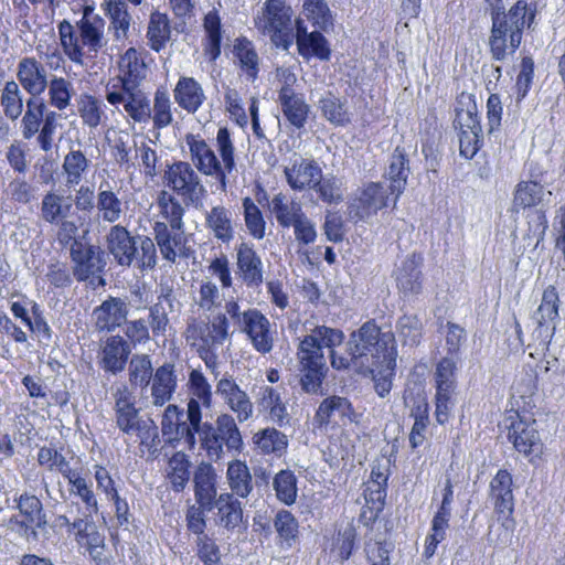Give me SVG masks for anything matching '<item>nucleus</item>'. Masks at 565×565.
Returning a JSON list of instances; mask_svg holds the SVG:
<instances>
[{
    "instance_id": "obj_1",
    "label": "nucleus",
    "mask_w": 565,
    "mask_h": 565,
    "mask_svg": "<svg viewBox=\"0 0 565 565\" xmlns=\"http://www.w3.org/2000/svg\"><path fill=\"white\" fill-rule=\"evenodd\" d=\"M379 337L375 321H366L350 334L345 352L339 353L335 349L344 342V332L337 328L316 326L299 340L297 347L301 390L307 394H322V384L329 370L323 348L328 349L330 364L334 370L352 369L358 374L371 372L380 363L381 355L376 354L382 351L379 348L385 345V340H390V335H386L381 342ZM381 361L385 362L384 355Z\"/></svg>"
},
{
    "instance_id": "obj_2",
    "label": "nucleus",
    "mask_w": 565,
    "mask_h": 565,
    "mask_svg": "<svg viewBox=\"0 0 565 565\" xmlns=\"http://www.w3.org/2000/svg\"><path fill=\"white\" fill-rule=\"evenodd\" d=\"M491 30L488 45L491 58L504 62L520 47L525 26L531 28L535 10L525 0L516 1L508 12L500 4H491Z\"/></svg>"
},
{
    "instance_id": "obj_3",
    "label": "nucleus",
    "mask_w": 565,
    "mask_h": 565,
    "mask_svg": "<svg viewBox=\"0 0 565 565\" xmlns=\"http://www.w3.org/2000/svg\"><path fill=\"white\" fill-rule=\"evenodd\" d=\"M200 443L209 459L213 461L221 460L226 452H239L243 448L241 431L230 414L218 415L215 424L203 423Z\"/></svg>"
},
{
    "instance_id": "obj_4",
    "label": "nucleus",
    "mask_w": 565,
    "mask_h": 565,
    "mask_svg": "<svg viewBox=\"0 0 565 565\" xmlns=\"http://www.w3.org/2000/svg\"><path fill=\"white\" fill-rule=\"evenodd\" d=\"M292 13L286 0H266L256 21V28L269 36L276 47L288 51L294 43Z\"/></svg>"
},
{
    "instance_id": "obj_5",
    "label": "nucleus",
    "mask_w": 565,
    "mask_h": 565,
    "mask_svg": "<svg viewBox=\"0 0 565 565\" xmlns=\"http://www.w3.org/2000/svg\"><path fill=\"white\" fill-rule=\"evenodd\" d=\"M508 426V439L514 449L532 462L543 454V443L537 430L536 420L519 413L511 415Z\"/></svg>"
},
{
    "instance_id": "obj_6",
    "label": "nucleus",
    "mask_w": 565,
    "mask_h": 565,
    "mask_svg": "<svg viewBox=\"0 0 565 565\" xmlns=\"http://www.w3.org/2000/svg\"><path fill=\"white\" fill-rule=\"evenodd\" d=\"M166 179L168 186L183 196L188 204L198 205L206 193L199 174L189 162L178 161L171 164L166 171Z\"/></svg>"
},
{
    "instance_id": "obj_7",
    "label": "nucleus",
    "mask_w": 565,
    "mask_h": 565,
    "mask_svg": "<svg viewBox=\"0 0 565 565\" xmlns=\"http://www.w3.org/2000/svg\"><path fill=\"white\" fill-rule=\"evenodd\" d=\"M70 258L73 263L72 274L79 282L99 277L106 266L104 250L87 239L70 248Z\"/></svg>"
},
{
    "instance_id": "obj_8",
    "label": "nucleus",
    "mask_w": 565,
    "mask_h": 565,
    "mask_svg": "<svg viewBox=\"0 0 565 565\" xmlns=\"http://www.w3.org/2000/svg\"><path fill=\"white\" fill-rule=\"evenodd\" d=\"M383 183L370 182L349 205V216L354 222L375 215L388 204V191Z\"/></svg>"
},
{
    "instance_id": "obj_9",
    "label": "nucleus",
    "mask_w": 565,
    "mask_h": 565,
    "mask_svg": "<svg viewBox=\"0 0 565 565\" xmlns=\"http://www.w3.org/2000/svg\"><path fill=\"white\" fill-rule=\"evenodd\" d=\"M379 331V338L382 341V339L386 338V335H390V340H385V345H382V348H379L382 352L379 355L385 356V362L382 363V356L379 359L380 363L376 364L373 370L369 373L362 374L363 376L371 375L373 380L375 381V391L379 394V396L384 397L386 396L391 388L392 383L390 380V376L393 375V371L396 366V348H395V337L392 332H382L381 328L377 326Z\"/></svg>"
},
{
    "instance_id": "obj_10",
    "label": "nucleus",
    "mask_w": 565,
    "mask_h": 565,
    "mask_svg": "<svg viewBox=\"0 0 565 565\" xmlns=\"http://www.w3.org/2000/svg\"><path fill=\"white\" fill-rule=\"evenodd\" d=\"M423 258L420 255L407 256L396 270V286L401 297L414 301L422 295L424 277L422 273Z\"/></svg>"
},
{
    "instance_id": "obj_11",
    "label": "nucleus",
    "mask_w": 565,
    "mask_h": 565,
    "mask_svg": "<svg viewBox=\"0 0 565 565\" xmlns=\"http://www.w3.org/2000/svg\"><path fill=\"white\" fill-rule=\"evenodd\" d=\"M154 241L160 249L162 257L175 263L178 257L190 258L194 250L186 245L184 231H172L164 222H156L153 226Z\"/></svg>"
},
{
    "instance_id": "obj_12",
    "label": "nucleus",
    "mask_w": 565,
    "mask_h": 565,
    "mask_svg": "<svg viewBox=\"0 0 565 565\" xmlns=\"http://www.w3.org/2000/svg\"><path fill=\"white\" fill-rule=\"evenodd\" d=\"M185 141L189 146L191 160L195 168L205 175L215 177L222 186L225 188V170H223L213 149L204 139L192 134L186 135Z\"/></svg>"
},
{
    "instance_id": "obj_13",
    "label": "nucleus",
    "mask_w": 565,
    "mask_h": 565,
    "mask_svg": "<svg viewBox=\"0 0 565 565\" xmlns=\"http://www.w3.org/2000/svg\"><path fill=\"white\" fill-rule=\"evenodd\" d=\"M284 75L285 83L278 94L281 110L292 126L302 128L307 122L309 105L300 94H296L291 88L292 83L296 82L295 74L284 71Z\"/></svg>"
},
{
    "instance_id": "obj_14",
    "label": "nucleus",
    "mask_w": 565,
    "mask_h": 565,
    "mask_svg": "<svg viewBox=\"0 0 565 565\" xmlns=\"http://www.w3.org/2000/svg\"><path fill=\"white\" fill-rule=\"evenodd\" d=\"M215 393L234 412L239 423L247 420L253 414V404L245 391H243L232 375L225 374L216 383Z\"/></svg>"
},
{
    "instance_id": "obj_15",
    "label": "nucleus",
    "mask_w": 565,
    "mask_h": 565,
    "mask_svg": "<svg viewBox=\"0 0 565 565\" xmlns=\"http://www.w3.org/2000/svg\"><path fill=\"white\" fill-rule=\"evenodd\" d=\"M137 238L131 236L122 225H113L106 235V244L109 254L116 263L124 267H130L137 259Z\"/></svg>"
},
{
    "instance_id": "obj_16",
    "label": "nucleus",
    "mask_w": 565,
    "mask_h": 565,
    "mask_svg": "<svg viewBox=\"0 0 565 565\" xmlns=\"http://www.w3.org/2000/svg\"><path fill=\"white\" fill-rule=\"evenodd\" d=\"M128 306L127 299L109 296L93 310L96 329L111 332L122 326L129 312Z\"/></svg>"
},
{
    "instance_id": "obj_17",
    "label": "nucleus",
    "mask_w": 565,
    "mask_h": 565,
    "mask_svg": "<svg viewBox=\"0 0 565 565\" xmlns=\"http://www.w3.org/2000/svg\"><path fill=\"white\" fill-rule=\"evenodd\" d=\"M320 166L311 159L295 156L284 170L288 185L295 191L312 189L316 181L321 179Z\"/></svg>"
},
{
    "instance_id": "obj_18",
    "label": "nucleus",
    "mask_w": 565,
    "mask_h": 565,
    "mask_svg": "<svg viewBox=\"0 0 565 565\" xmlns=\"http://www.w3.org/2000/svg\"><path fill=\"white\" fill-rule=\"evenodd\" d=\"M242 319L239 330L248 335L255 350L260 353L269 352L273 349V339L268 319L257 309L244 311Z\"/></svg>"
},
{
    "instance_id": "obj_19",
    "label": "nucleus",
    "mask_w": 565,
    "mask_h": 565,
    "mask_svg": "<svg viewBox=\"0 0 565 565\" xmlns=\"http://www.w3.org/2000/svg\"><path fill=\"white\" fill-rule=\"evenodd\" d=\"M216 472L213 466L202 461L193 476L195 502L207 512L212 511L217 500Z\"/></svg>"
},
{
    "instance_id": "obj_20",
    "label": "nucleus",
    "mask_w": 565,
    "mask_h": 565,
    "mask_svg": "<svg viewBox=\"0 0 565 565\" xmlns=\"http://www.w3.org/2000/svg\"><path fill=\"white\" fill-rule=\"evenodd\" d=\"M203 427L201 406L196 399L190 398L188 402L186 413L177 425L169 443L181 441L189 449H194L196 445L195 435L200 436V429Z\"/></svg>"
},
{
    "instance_id": "obj_21",
    "label": "nucleus",
    "mask_w": 565,
    "mask_h": 565,
    "mask_svg": "<svg viewBox=\"0 0 565 565\" xmlns=\"http://www.w3.org/2000/svg\"><path fill=\"white\" fill-rule=\"evenodd\" d=\"M17 77L31 97L40 98L47 87L46 70L34 57H24L19 62Z\"/></svg>"
},
{
    "instance_id": "obj_22",
    "label": "nucleus",
    "mask_w": 565,
    "mask_h": 565,
    "mask_svg": "<svg viewBox=\"0 0 565 565\" xmlns=\"http://www.w3.org/2000/svg\"><path fill=\"white\" fill-rule=\"evenodd\" d=\"M131 351L132 347L126 339L120 335H110L102 349L103 370L111 374L120 373L125 370Z\"/></svg>"
},
{
    "instance_id": "obj_23",
    "label": "nucleus",
    "mask_w": 565,
    "mask_h": 565,
    "mask_svg": "<svg viewBox=\"0 0 565 565\" xmlns=\"http://www.w3.org/2000/svg\"><path fill=\"white\" fill-rule=\"evenodd\" d=\"M237 268L242 281L252 288L259 287L264 281L263 262L255 249L246 243L237 247Z\"/></svg>"
},
{
    "instance_id": "obj_24",
    "label": "nucleus",
    "mask_w": 565,
    "mask_h": 565,
    "mask_svg": "<svg viewBox=\"0 0 565 565\" xmlns=\"http://www.w3.org/2000/svg\"><path fill=\"white\" fill-rule=\"evenodd\" d=\"M512 483V476L505 469H500L490 482L489 495L493 501L495 512L500 515L510 516L513 513Z\"/></svg>"
},
{
    "instance_id": "obj_25",
    "label": "nucleus",
    "mask_w": 565,
    "mask_h": 565,
    "mask_svg": "<svg viewBox=\"0 0 565 565\" xmlns=\"http://www.w3.org/2000/svg\"><path fill=\"white\" fill-rule=\"evenodd\" d=\"M214 508L217 509L218 524L227 531H234L243 526L244 512L242 502L230 492H223L217 497Z\"/></svg>"
},
{
    "instance_id": "obj_26",
    "label": "nucleus",
    "mask_w": 565,
    "mask_h": 565,
    "mask_svg": "<svg viewBox=\"0 0 565 565\" xmlns=\"http://www.w3.org/2000/svg\"><path fill=\"white\" fill-rule=\"evenodd\" d=\"M119 79L125 90L137 88L147 75V65L134 47L128 49L119 61Z\"/></svg>"
},
{
    "instance_id": "obj_27",
    "label": "nucleus",
    "mask_w": 565,
    "mask_h": 565,
    "mask_svg": "<svg viewBox=\"0 0 565 565\" xmlns=\"http://www.w3.org/2000/svg\"><path fill=\"white\" fill-rule=\"evenodd\" d=\"M151 396L156 406H162L172 398L177 390L174 364L164 363L152 374Z\"/></svg>"
},
{
    "instance_id": "obj_28",
    "label": "nucleus",
    "mask_w": 565,
    "mask_h": 565,
    "mask_svg": "<svg viewBox=\"0 0 565 565\" xmlns=\"http://www.w3.org/2000/svg\"><path fill=\"white\" fill-rule=\"evenodd\" d=\"M204 224L213 236L224 244H228L234 238L233 215L224 205H215L206 211Z\"/></svg>"
},
{
    "instance_id": "obj_29",
    "label": "nucleus",
    "mask_w": 565,
    "mask_h": 565,
    "mask_svg": "<svg viewBox=\"0 0 565 565\" xmlns=\"http://www.w3.org/2000/svg\"><path fill=\"white\" fill-rule=\"evenodd\" d=\"M173 93L178 105L190 114L196 113L205 100L202 86L193 77H180Z\"/></svg>"
},
{
    "instance_id": "obj_30",
    "label": "nucleus",
    "mask_w": 565,
    "mask_h": 565,
    "mask_svg": "<svg viewBox=\"0 0 565 565\" xmlns=\"http://www.w3.org/2000/svg\"><path fill=\"white\" fill-rule=\"evenodd\" d=\"M409 173L408 159L404 149L396 147L393 151L386 175L390 180V193L394 202L404 192Z\"/></svg>"
},
{
    "instance_id": "obj_31",
    "label": "nucleus",
    "mask_w": 565,
    "mask_h": 565,
    "mask_svg": "<svg viewBox=\"0 0 565 565\" xmlns=\"http://www.w3.org/2000/svg\"><path fill=\"white\" fill-rule=\"evenodd\" d=\"M116 424L117 427L125 434H131L134 431L141 433L146 429L147 437H157V427L151 422L148 425L146 422L139 420L138 409L135 407V402L129 404H121V406H115Z\"/></svg>"
},
{
    "instance_id": "obj_32",
    "label": "nucleus",
    "mask_w": 565,
    "mask_h": 565,
    "mask_svg": "<svg viewBox=\"0 0 565 565\" xmlns=\"http://www.w3.org/2000/svg\"><path fill=\"white\" fill-rule=\"evenodd\" d=\"M226 479L231 489L230 493L233 497L236 495L245 499L254 489L252 473L244 461L234 460L230 462L226 470Z\"/></svg>"
},
{
    "instance_id": "obj_33",
    "label": "nucleus",
    "mask_w": 565,
    "mask_h": 565,
    "mask_svg": "<svg viewBox=\"0 0 565 565\" xmlns=\"http://www.w3.org/2000/svg\"><path fill=\"white\" fill-rule=\"evenodd\" d=\"M96 207L102 220L111 224L119 221L124 213L121 200L108 181L100 182L98 186Z\"/></svg>"
},
{
    "instance_id": "obj_34",
    "label": "nucleus",
    "mask_w": 565,
    "mask_h": 565,
    "mask_svg": "<svg viewBox=\"0 0 565 565\" xmlns=\"http://www.w3.org/2000/svg\"><path fill=\"white\" fill-rule=\"evenodd\" d=\"M166 305L172 309V289H162L158 301L149 307L148 327L153 337H164L169 324L168 311Z\"/></svg>"
},
{
    "instance_id": "obj_35",
    "label": "nucleus",
    "mask_w": 565,
    "mask_h": 565,
    "mask_svg": "<svg viewBox=\"0 0 565 565\" xmlns=\"http://www.w3.org/2000/svg\"><path fill=\"white\" fill-rule=\"evenodd\" d=\"M14 508L22 516L21 520L34 522V525L40 530L47 525L46 514L43 510L42 501L33 493L23 492L14 497Z\"/></svg>"
},
{
    "instance_id": "obj_36",
    "label": "nucleus",
    "mask_w": 565,
    "mask_h": 565,
    "mask_svg": "<svg viewBox=\"0 0 565 565\" xmlns=\"http://www.w3.org/2000/svg\"><path fill=\"white\" fill-rule=\"evenodd\" d=\"M104 20L94 15L92 19H81L77 22L81 43L88 47L89 52L97 53L104 45Z\"/></svg>"
},
{
    "instance_id": "obj_37",
    "label": "nucleus",
    "mask_w": 565,
    "mask_h": 565,
    "mask_svg": "<svg viewBox=\"0 0 565 565\" xmlns=\"http://www.w3.org/2000/svg\"><path fill=\"white\" fill-rule=\"evenodd\" d=\"M269 206L276 221L282 227L291 226L292 223L305 214L299 202L288 199L282 193L276 194Z\"/></svg>"
},
{
    "instance_id": "obj_38",
    "label": "nucleus",
    "mask_w": 565,
    "mask_h": 565,
    "mask_svg": "<svg viewBox=\"0 0 565 565\" xmlns=\"http://www.w3.org/2000/svg\"><path fill=\"white\" fill-rule=\"evenodd\" d=\"M203 28L206 34L204 53L211 61H215L221 55L222 43V23L217 10H211L205 14Z\"/></svg>"
},
{
    "instance_id": "obj_39",
    "label": "nucleus",
    "mask_w": 565,
    "mask_h": 565,
    "mask_svg": "<svg viewBox=\"0 0 565 565\" xmlns=\"http://www.w3.org/2000/svg\"><path fill=\"white\" fill-rule=\"evenodd\" d=\"M171 28L170 21L166 13L154 11L150 15L147 39L148 45L151 50L160 52L166 47L167 42L170 40Z\"/></svg>"
},
{
    "instance_id": "obj_40",
    "label": "nucleus",
    "mask_w": 565,
    "mask_h": 565,
    "mask_svg": "<svg viewBox=\"0 0 565 565\" xmlns=\"http://www.w3.org/2000/svg\"><path fill=\"white\" fill-rule=\"evenodd\" d=\"M544 188L536 181H521L518 183L513 194L512 212H519L532 207L542 202Z\"/></svg>"
},
{
    "instance_id": "obj_41",
    "label": "nucleus",
    "mask_w": 565,
    "mask_h": 565,
    "mask_svg": "<svg viewBox=\"0 0 565 565\" xmlns=\"http://www.w3.org/2000/svg\"><path fill=\"white\" fill-rule=\"evenodd\" d=\"M207 345L223 344L228 338V321L225 313H220L210 323L189 327Z\"/></svg>"
},
{
    "instance_id": "obj_42",
    "label": "nucleus",
    "mask_w": 565,
    "mask_h": 565,
    "mask_svg": "<svg viewBox=\"0 0 565 565\" xmlns=\"http://www.w3.org/2000/svg\"><path fill=\"white\" fill-rule=\"evenodd\" d=\"M233 53L247 77L252 81L256 79L259 72V57L253 42L246 38L236 39Z\"/></svg>"
},
{
    "instance_id": "obj_43",
    "label": "nucleus",
    "mask_w": 565,
    "mask_h": 565,
    "mask_svg": "<svg viewBox=\"0 0 565 565\" xmlns=\"http://www.w3.org/2000/svg\"><path fill=\"white\" fill-rule=\"evenodd\" d=\"M298 53L305 58L317 57L321 61L330 60L331 51L324 35L319 31H312L305 39H298Z\"/></svg>"
},
{
    "instance_id": "obj_44",
    "label": "nucleus",
    "mask_w": 565,
    "mask_h": 565,
    "mask_svg": "<svg viewBox=\"0 0 565 565\" xmlns=\"http://www.w3.org/2000/svg\"><path fill=\"white\" fill-rule=\"evenodd\" d=\"M26 110L21 120L22 136L29 140L40 130L46 105L42 98L30 97L26 103Z\"/></svg>"
},
{
    "instance_id": "obj_45",
    "label": "nucleus",
    "mask_w": 565,
    "mask_h": 565,
    "mask_svg": "<svg viewBox=\"0 0 565 565\" xmlns=\"http://www.w3.org/2000/svg\"><path fill=\"white\" fill-rule=\"evenodd\" d=\"M259 406L268 411L270 419L279 426L288 423L289 415L286 405L282 403L280 394L275 388L270 386L262 388Z\"/></svg>"
},
{
    "instance_id": "obj_46",
    "label": "nucleus",
    "mask_w": 565,
    "mask_h": 565,
    "mask_svg": "<svg viewBox=\"0 0 565 565\" xmlns=\"http://www.w3.org/2000/svg\"><path fill=\"white\" fill-rule=\"evenodd\" d=\"M319 108L322 116L333 125L344 126L350 122L345 103L330 92L319 99Z\"/></svg>"
},
{
    "instance_id": "obj_47",
    "label": "nucleus",
    "mask_w": 565,
    "mask_h": 565,
    "mask_svg": "<svg viewBox=\"0 0 565 565\" xmlns=\"http://www.w3.org/2000/svg\"><path fill=\"white\" fill-rule=\"evenodd\" d=\"M255 444L265 454H275L281 457L288 446L287 436L275 429L266 428L254 436Z\"/></svg>"
},
{
    "instance_id": "obj_48",
    "label": "nucleus",
    "mask_w": 565,
    "mask_h": 565,
    "mask_svg": "<svg viewBox=\"0 0 565 565\" xmlns=\"http://www.w3.org/2000/svg\"><path fill=\"white\" fill-rule=\"evenodd\" d=\"M273 487L276 492L277 499L287 504L291 505L297 499V477L289 469L280 470L273 480Z\"/></svg>"
},
{
    "instance_id": "obj_49",
    "label": "nucleus",
    "mask_w": 565,
    "mask_h": 565,
    "mask_svg": "<svg viewBox=\"0 0 565 565\" xmlns=\"http://www.w3.org/2000/svg\"><path fill=\"white\" fill-rule=\"evenodd\" d=\"M127 100L124 105L126 113L138 122H146L151 118V107L146 95L137 88L125 90Z\"/></svg>"
},
{
    "instance_id": "obj_50",
    "label": "nucleus",
    "mask_w": 565,
    "mask_h": 565,
    "mask_svg": "<svg viewBox=\"0 0 565 565\" xmlns=\"http://www.w3.org/2000/svg\"><path fill=\"white\" fill-rule=\"evenodd\" d=\"M352 413V405L348 398L333 395L324 398L320 403L316 413V418L320 424H328L334 414H338L341 417H350Z\"/></svg>"
},
{
    "instance_id": "obj_51",
    "label": "nucleus",
    "mask_w": 565,
    "mask_h": 565,
    "mask_svg": "<svg viewBox=\"0 0 565 565\" xmlns=\"http://www.w3.org/2000/svg\"><path fill=\"white\" fill-rule=\"evenodd\" d=\"M89 161L81 150H71L63 161V170L66 173V184L76 185L83 174L88 170Z\"/></svg>"
},
{
    "instance_id": "obj_52",
    "label": "nucleus",
    "mask_w": 565,
    "mask_h": 565,
    "mask_svg": "<svg viewBox=\"0 0 565 565\" xmlns=\"http://www.w3.org/2000/svg\"><path fill=\"white\" fill-rule=\"evenodd\" d=\"M153 374L151 359L148 354H136L129 362V382L134 386L145 388Z\"/></svg>"
},
{
    "instance_id": "obj_53",
    "label": "nucleus",
    "mask_w": 565,
    "mask_h": 565,
    "mask_svg": "<svg viewBox=\"0 0 565 565\" xmlns=\"http://www.w3.org/2000/svg\"><path fill=\"white\" fill-rule=\"evenodd\" d=\"M0 104L6 117L11 120L18 119L23 110V99L20 87L14 81L6 83L1 94Z\"/></svg>"
},
{
    "instance_id": "obj_54",
    "label": "nucleus",
    "mask_w": 565,
    "mask_h": 565,
    "mask_svg": "<svg viewBox=\"0 0 565 565\" xmlns=\"http://www.w3.org/2000/svg\"><path fill=\"white\" fill-rule=\"evenodd\" d=\"M170 472L168 475L172 489L175 492L183 491L190 479V461L184 452H175L169 460Z\"/></svg>"
},
{
    "instance_id": "obj_55",
    "label": "nucleus",
    "mask_w": 565,
    "mask_h": 565,
    "mask_svg": "<svg viewBox=\"0 0 565 565\" xmlns=\"http://www.w3.org/2000/svg\"><path fill=\"white\" fill-rule=\"evenodd\" d=\"M311 190H315L324 203L338 204L343 201L342 182L337 177L321 174V179L316 181Z\"/></svg>"
},
{
    "instance_id": "obj_56",
    "label": "nucleus",
    "mask_w": 565,
    "mask_h": 565,
    "mask_svg": "<svg viewBox=\"0 0 565 565\" xmlns=\"http://www.w3.org/2000/svg\"><path fill=\"white\" fill-rule=\"evenodd\" d=\"M559 298L554 286H548L542 296L541 305L534 312V320L554 324L558 318Z\"/></svg>"
},
{
    "instance_id": "obj_57",
    "label": "nucleus",
    "mask_w": 565,
    "mask_h": 565,
    "mask_svg": "<svg viewBox=\"0 0 565 565\" xmlns=\"http://www.w3.org/2000/svg\"><path fill=\"white\" fill-rule=\"evenodd\" d=\"M58 33L61 44L68 58L75 63H82L84 54L82 46L78 43L81 39L76 35L73 25L68 21L63 20L58 24Z\"/></svg>"
},
{
    "instance_id": "obj_58",
    "label": "nucleus",
    "mask_w": 565,
    "mask_h": 565,
    "mask_svg": "<svg viewBox=\"0 0 565 565\" xmlns=\"http://www.w3.org/2000/svg\"><path fill=\"white\" fill-rule=\"evenodd\" d=\"M107 7L111 25L115 29V38L117 40L126 38L131 21L127 4L121 0H115L107 1Z\"/></svg>"
},
{
    "instance_id": "obj_59",
    "label": "nucleus",
    "mask_w": 565,
    "mask_h": 565,
    "mask_svg": "<svg viewBox=\"0 0 565 565\" xmlns=\"http://www.w3.org/2000/svg\"><path fill=\"white\" fill-rule=\"evenodd\" d=\"M302 8L306 17L318 28L326 30L333 24L330 8L324 0H303Z\"/></svg>"
},
{
    "instance_id": "obj_60",
    "label": "nucleus",
    "mask_w": 565,
    "mask_h": 565,
    "mask_svg": "<svg viewBox=\"0 0 565 565\" xmlns=\"http://www.w3.org/2000/svg\"><path fill=\"white\" fill-rule=\"evenodd\" d=\"M244 218L249 234L262 239L265 236L266 223L259 207L250 198L243 199Z\"/></svg>"
},
{
    "instance_id": "obj_61",
    "label": "nucleus",
    "mask_w": 565,
    "mask_h": 565,
    "mask_svg": "<svg viewBox=\"0 0 565 565\" xmlns=\"http://www.w3.org/2000/svg\"><path fill=\"white\" fill-rule=\"evenodd\" d=\"M153 113V126L158 129L168 127L173 120L169 93L163 87L154 94Z\"/></svg>"
},
{
    "instance_id": "obj_62",
    "label": "nucleus",
    "mask_w": 565,
    "mask_h": 565,
    "mask_svg": "<svg viewBox=\"0 0 565 565\" xmlns=\"http://www.w3.org/2000/svg\"><path fill=\"white\" fill-rule=\"evenodd\" d=\"M274 527L279 537L291 546L298 535V521L294 514L287 510L278 511L274 519Z\"/></svg>"
},
{
    "instance_id": "obj_63",
    "label": "nucleus",
    "mask_w": 565,
    "mask_h": 565,
    "mask_svg": "<svg viewBox=\"0 0 565 565\" xmlns=\"http://www.w3.org/2000/svg\"><path fill=\"white\" fill-rule=\"evenodd\" d=\"M189 388L194 396L193 399L201 402L203 406L210 407L212 404V387L204 374L193 369L189 374Z\"/></svg>"
},
{
    "instance_id": "obj_64",
    "label": "nucleus",
    "mask_w": 565,
    "mask_h": 565,
    "mask_svg": "<svg viewBox=\"0 0 565 565\" xmlns=\"http://www.w3.org/2000/svg\"><path fill=\"white\" fill-rule=\"evenodd\" d=\"M396 329L405 344L415 345L422 337L423 324L416 315H404L398 319Z\"/></svg>"
}]
</instances>
